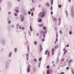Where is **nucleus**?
I'll list each match as a JSON object with an SVG mask.
<instances>
[{
  "instance_id": "47",
  "label": "nucleus",
  "mask_w": 74,
  "mask_h": 74,
  "mask_svg": "<svg viewBox=\"0 0 74 74\" xmlns=\"http://www.w3.org/2000/svg\"><path fill=\"white\" fill-rule=\"evenodd\" d=\"M28 34H31V33H30V32L29 31H28Z\"/></svg>"
},
{
  "instance_id": "33",
  "label": "nucleus",
  "mask_w": 74,
  "mask_h": 74,
  "mask_svg": "<svg viewBox=\"0 0 74 74\" xmlns=\"http://www.w3.org/2000/svg\"><path fill=\"white\" fill-rule=\"evenodd\" d=\"M67 52V51H65L63 55H64L65 54V53H66Z\"/></svg>"
},
{
  "instance_id": "32",
  "label": "nucleus",
  "mask_w": 74,
  "mask_h": 74,
  "mask_svg": "<svg viewBox=\"0 0 74 74\" xmlns=\"http://www.w3.org/2000/svg\"><path fill=\"white\" fill-rule=\"evenodd\" d=\"M66 16H68V12L66 11Z\"/></svg>"
},
{
  "instance_id": "10",
  "label": "nucleus",
  "mask_w": 74,
  "mask_h": 74,
  "mask_svg": "<svg viewBox=\"0 0 74 74\" xmlns=\"http://www.w3.org/2000/svg\"><path fill=\"white\" fill-rule=\"evenodd\" d=\"M30 31H31V32H32V31H33L32 27V26H31V25H30Z\"/></svg>"
},
{
  "instance_id": "20",
  "label": "nucleus",
  "mask_w": 74,
  "mask_h": 74,
  "mask_svg": "<svg viewBox=\"0 0 74 74\" xmlns=\"http://www.w3.org/2000/svg\"><path fill=\"white\" fill-rule=\"evenodd\" d=\"M34 44V45H37V41H35Z\"/></svg>"
},
{
  "instance_id": "59",
  "label": "nucleus",
  "mask_w": 74,
  "mask_h": 74,
  "mask_svg": "<svg viewBox=\"0 0 74 74\" xmlns=\"http://www.w3.org/2000/svg\"><path fill=\"white\" fill-rule=\"evenodd\" d=\"M2 0H0V3H1V2H2Z\"/></svg>"
},
{
  "instance_id": "13",
  "label": "nucleus",
  "mask_w": 74,
  "mask_h": 74,
  "mask_svg": "<svg viewBox=\"0 0 74 74\" xmlns=\"http://www.w3.org/2000/svg\"><path fill=\"white\" fill-rule=\"evenodd\" d=\"M14 52H17V48H15L14 49Z\"/></svg>"
},
{
  "instance_id": "50",
  "label": "nucleus",
  "mask_w": 74,
  "mask_h": 74,
  "mask_svg": "<svg viewBox=\"0 0 74 74\" xmlns=\"http://www.w3.org/2000/svg\"><path fill=\"white\" fill-rule=\"evenodd\" d=\"M32 10H34V11L35 10V8L34 7L33 8Z\"/></svg>"
},
{
  "instance_id": "46",
  "label": "nucleus",
  "mask_w": 74,
  "mask_h": 74,
  "mask_svg": "<svg viewBox=\"0 0 74 74\" xmlns=\"http://www.w3.org/2000/svg\"><path fill=\"white\" fill-rule=\"evenodd\" d=\"M28 50V51L29 52L30 51V50H29V47H28V48H27Z\"/></svg>"
},
{
  "instance_id": "58",
  "label": "nucleus",
  "mask_w": 74,
  "mask_h": 74,
  "mask_svg": "<svg viewBox=\"0 0 74 74\" xmlns=\"http://www.w3.org/2000/svg\"><path fill=\"white\" fill-rule=\"evenodd\" d=\"M21 25H20V26L19 27V29H21Z\"/></svg>"
},
{
  "instance_id": "3",
  "label": "nucleus",
  "mask_w": 74,
  "mask_h": 74,
  "mask_svg": "<svg viewBox=\"0 0 74 74\" xmlns=\"http://www.w3.org/2000/svg\"><path fill=\"white\" fill-rule=\"evenodd\" d=\"M1 45H3V46H4L5 45V42H4V41L2 40L1 42Z\"/></svg>"
},
{
  "instance_id": "1",
  "label": "nucleus",
  "mask_w": 74,
  "mask_h": 74,
  "mask_svg": "<svg viewBox=\"0 0 74 74\" xmlns=\"http://www.w3.org/2000/svg\"><path fill=\"white\" fill-rule=\"evenodd\" d=\"M9 67V61H7L6 62V67H5V70H7L8 69Z\"/></svg>"
},
{
  "instance_id": "43",
  "label": "nucleus",
  "mask_w": 74,
  "mask_h": 74,
  "mask_svg": "<svg viewBox=\"0 0 74 74\" xmlns=\"http://www.w3.org/2000/svg\"><path fill=\"white\" fill-rule=\"evenodd\" d=\"M31 16H33V12H32L31 13Z\"/></svg>"
},
{
  "instance_id": "52",
  "label": "nucleus",
  "mask_w": 74,
  "mask_h": 74,
  "mask_svg": "<svg viewBox=\"0 0 74 74\" xmlns=\"http://www.w3.org/2000/svg\"><path fill=\"white\" fill-rule=\"evenodd\" d=\"M59 20V21H60L61 22V21H60V18H58Z\"/></svg>"
},
{
  "instance_id": "4",
  "label": "nucleus",
  "mask_w": 74,
  "mask_h": 74,
  "mask_svg": "<svg viewBox=\"0 0 74 74\" xmlns=\"http://www.w3.org/2000/svg\"><path fill=\"white\" fill-rule=\"evenodd\" d=\"M38 22H41V21H42V20H41V18H38Z\"/></svg>"
},
{
  "instance_id": "23",
  "label": "nucleus",
  "mask_w": 74,
  "mask_h": 74,
  "mask_svg": "<svg viewBox=\"0 0 74 74\" xmlns=\"http://www.w3.org/2000/svg\"><path fill=\"white\" fill-rule=\"evenodd\" d=\"M61 22V21H59L58 24V26H59L60 25V23Z\"/></svg>"
},
{
  "instance_id": "28",
  "label": "nucleus",
  "mask_w": 74,
  "mask_h": 74,
  "mask_svg": "<svg viewBox=\"0 0 74 74\" xmlns=\"http://www.w3.org/2000/svg\"><path fill=\"white\" fill-rule=\"evenodd\" d=\"M41 41H42V42L43 41H45V39H42Z\"/></svg>"
},
{
  "instance_id": "61",
  "label": "nucleus",
  "mask_w": 74,
  "mask_h": 74,
  "mask_svg": "<svg viewBox=\"0 0 74 74\" xmlns=\"http://www.w3.org/2000/svg\"><path fill=\"white\" fill-rule=\"evenodd\" d=\"M33 71H34V73H36V71L34 70Z\"/></svg>"
},
{
  "instance_id": "16",
  "label": "nucleus",
  "mask_w": 74,
  "mask_h": 74,
  "mask_svg": "<svg viewBox=\"0 0 74 74\" xmlns=\"http://www.w3.org/2000/svg\"><path fill=\"white\" fill-rule=\"evenodd\" d=\"M48 52V50H47L45 52V55H47V53Z\"/></svg>"
},
{
  "instance_id": "48",
  "label": "nucleus",
  "mask_w": 74,
  "mask_h": 74,
  "mask_svg": "<svg viewBox=\"0 0 74 74\" xmlns=\"http://www.w3.org/2000/svg\"><path fill=\"white\" fill-rule=\"evenodd\" d=\"M24 29H25V28H24L23 27H22V29L23 30H24Z\"/></svg>"
},
{
  "instance_id": "29",
  "label": "nucleus",
  "mask_w": 74,
  "mask_h": 74,
  "mask_svg": "<svg viewBox=\"0 0 74 74\" xmlns=\"http://www.w3.org/2000/svg\"><path fill=\"white\" fill-rule=\"evenodd\" d=\"M72 61H73V60H71L69 61V63H71V62H72Z\"/></svg>"
},
{
  "instance_id": "12",
  "label": "nucleus",
  "mask_w": 74,
  "mask_h": 74,
  "mask_svg": "<svg viewBox=\"0 0 74 74\" xmlns=\"http://www.w3.org/2000/svg\"><path fill=\"white\" fill-rule=\"evenodd\" d=\"M70 11H73V7H72L70 8Z\"/></svg>"
},
{
  "instance_id": "56",
  "label": "nucleus",
  "mask_w": 74,
  "mask_h": 74,
  "mask_svg": "<svg viewBox=\"0 0 74 74\" xmlns=\"http://www.w3.org/2000/svg\"><path fill=\"white\" fill-rule=\"evenodd\" d=\"M51 15H53V12L52 11L51 12Z\"/></svg>"
},
{
  "instance_id": "22",
  "label": "nucleus",
  "mask_w": 74,
  "mask_h": 74,
  "mask_svg": "<svg viewBox=\"0 0 74 74\" xmlns=\"http://www.w3.org/2000/svg\"><path fill=\"white\" fill-rule=\"evenodd\" d=\"M42 60V58L41 57L39 59V61H41V60Z\"/></svg>"
},
{
  "instance_id": "31",
  "label": "nucleus",
  "mask_w": 74,
  "mask_h": 74,
  "mask_svg": "<svg viewBox=\"0 0 74 74\" xmlns=\"http://www.w3.org/2000/svg\"><path fill=\"white\" fill-rule=\"evenodd\" d=\"M14 15L15 16H17V15H18V14H17L16 13H14Z\"/></svg>"
},
{
  "instance_id": "41",
  "label": "nucleus",
  "mask_w": 74,
  "mask_h": 74,
  "mask_svg": "<svg viewBox=\"0 0 74 74\" xmlns=\"http://www.w3.org/2000/svg\"><path fill=\"white\" fill-rule=\"evenodd\" d=\"M53 8V7L52 6L51 7L50 10H52V9Z\"/></svg>"
},
{
  "instance_id": "9",
  "label": "nucleus",
  "mask_w": 74,
  "mask_h": 74,
  "mask_svg": "<svg viewBox=\"0 0 74 74\" xmlns=\"http://www.w3.org/2000/svg\"><path fill=\"white\" fill-rule=\"evenodd\" d=\"M12 56V52H10L9 54V55L8 56V57H9L10 58V57H11V56Z\"/></svg>"
},
{
  "instance_id": "7",
  "label": "nucleus",
  "mask_w": 74,
  "mask_h": 74,
  "mask_svg": "<svg viewBox=\"0 0 74 74\" xmlns=\"http://www.w3.org/2000/svg\"><path fill=\"white\" fill-rule=\"evenodd\" d=\"M43 36L45 38V32L44 31H43Z\"/></svg>"
},
{
  "instance_id": "37",
  "label": "nucleus",
  "mask_w": 74,
  "mask_h": 74,
  "mask_svg": "<svg viewBox=\"0 0 74 74\" xmlns=\"http://www.w3.org/2000/svg\"><path fill=\"white\" fill-rule=\"evenodd\" d=\"M53 73V69H52L51 70V74H52V73Z\"/></svg>"
},
{
  "instance_id": "53",
  "label": "nucleus",
  "mask_w": 74,
  "mask_h": 74,
  "mask_svg": "<svg viewBox=\"0 0 74 74\" xmlns=\"http://www.w3.org/2000/svg\"><path fill=\"white\" fill-rule=\"evenodd\" d=\"M61 7H62V5H59V8H61Z\"/></svg>"
},
{
  "instance_id": "15",
  "label": "nucleus",
  "mask_w": 74,
  "mask_h": 74,
  "mask_svg": "<svg viewBox=\"0 0 74 74\" xmlns=\"http://www.w3.org/2000/svg\"><path fill=\"white\" fill-rule=\"evenodd\" d=\"M11 23V21H8V24H10V23Z\"/></svg>"
},
{
  "instance_id": "14",
  "label": "nucleus",
  "mask_w": 74,
  "mask_h": 74,
  "mask_svg": "<svg viewBox=\"0 0 74 74\" xmlns=\"http://www.w3.org/2000/svg\"><path fill=\"white\" fill-rule=\"evenodd\" d=\"M15 12H16L17 13H18L19 12V10H18L16 9V10H15Z\"/></svg>"
},
{
  "instance_id": "18",
  "label": "nucleus",
  "mask_w": 74,
  "mask_h": 74,
  "mask_svg": "<svg viewBox=\"0 0 74 74\" xmlns=\"http://www.w3.org/2000/svg\"><path fill=\"white\" fill-rule=\"evenodd\" d=\"M7 29L8 30H10V27H9V26L7 27Z\"/></svg>"
},
{
  "instance_id": "24",
  "label": "nucleus",
  "mask_w": 74,
  "mask_h": 74,
  "mask_svg": "<svg viewBox=\"0 0 74 74\" xmlns=\"http://www.w3.org/2000/svg\"><path fill=\"white\" fill-rule=\"evenodd\" d=\"M34 61H35V62H37V60H36V58H34Z\"/></svg>"
},
{
  "instance_id": "26",
  "label": "nucleus",
  "mask_w": 74,
  "mask_h": 74,
  "mask_svg": "<svg viewBox=\"0 0 74 74\" xmlns=\"http://www.w3.org/2000/svg\"><path fill=\"white\" fill-rule=\"evenodd\" d=\"M28 14H29V15H30V14H31V12L30 11H29L28 12Z\"/></svg>"
},
{
  "instance_id": "62",
  "label": "nucleus",
  "mask_w": 74,
  "mask_h": 74,
  "mask_svg": "<svg viewBox=\"0 0 74 74\" xmlns=\"http://www.w3.org/2000/svg\"><path fill=\"white\" fill-rule=\"evenodd\" d=\"M51 52H52V55H53V52H52V51Z\"/></svg>"
},
{
  "instance_id": "51",
  "label": "nucleus",
  "mask_w": 74,
  "mask_h": 74,
  "mask_svg": "<svg viewBox=\"0 0 74 74\" xmlns=\"http://www.w3.org/2000/svg\"><path fill=\"white\" fill-rule=\"evenodd\" d=\"M57 62H58L59 61V58H58L57 59Z\"/></svg>"
},
{
  "instance_id": "36",
  "label": "nucleus",
  "mask_w": 74,
  "mask_h": 74,
  "mask_svg": "<svg viewBox=\"0 0 74 74\" xmlns=\"http://www.w3.org/2000/svg\"><path fill=\"white\" fill-rule=\"evenodd\" d=\"M54 48H55V49H57V46H55V47H54Z\"/></svg>"
},
{
  "instance_id": "30",
  "label": "nucleus",
  "mask_w": 74,
  "mask_h": 74,
  "mask_svg": "<svg viewBox=\"0 0 74 74\" xmlns=\"http://www.w3.org/2000/svg\"><path fill=\"white\" fill-rule=\"evenodd\" d=\"M46 5H47V6H49V7L50 5L49 4H48L47 3H46Z\"/></svg>"
},
{
  "instance_id": "39",
  "label": "nucleus",
  "mask_w": 74,
  "mask_h": 74,
  "mask_svg": "<svg viewBox=\"0 0 74 74\" xmlns=\"http://www.w3.org/2000/svg\"><path fill=\"white\" fill-rule=\"evenodd\" d=\"M47 69H49V65H47Z\"/></svg>"
},
{
  "instance_id": "19",
  "label": "nucleus",
  "mask_w": 74,
  "mask_h": 74,
  "mask_svg": "<svg viewBox=\"0 0 74 74\" xmlns=\"http://www.w3.org/2000/svg\"><path fill=\"white\" fill-rule=\"evenodd\" d=\"M53 0H51V5H53Z\"/></svg>"
},
{
  "instance_id": "8",
  "label": "nucleus",
  "mask_w": 74,
  "mask_h": 74,
  "mask_svg": "<svg viewBox=\"0 0 74 74\" xmlns=\"http://www.w3.org/2000/svg\"><path fill=\"white\" fill-rule=\"evenodd\" d=\"M30 69H29V65L28 67V69L27 70V71L29 73L30 72Z\"/></svg>"
},
{
  "instance_id": "21",
  "label": "nucleus",
  "mask_w": 74,
  "mask_h": 74,
  "mask_svg": "<svg viewBox=\"0 0 74 74\" xmlns=\"http://www.w3.org/2000/svg\"><path fill=\"white\" fill-rule=\"evenodd\" d=\"M43 30H45V29H46V27H45V26L43 27Z\"/></svg>"
},
{
  "instance_id": "54",
  "label": "nucleus",
  "mask_w": 74,
  "mask_h": 74,
  "mask_svg": "<svg viewBox=\"0 0 74 74\" xmlns=\"http://www.w3.org/2000/svg\"><path fill=\"white\" fill-rule=\"evenodd\" d=\"M56 37L57 38L58 37V34H57L56 35Z\"/></svg>"
},
{
  "instance_id": "25",
  "label": "nucleus",
  "mask_w": 74,
  "mask_h": 74,
  "mask_svg": "<svg viewBox=\"0 0 74 74\" xmlns=\"http://www.w3.org/2000/svg\"><path fill=\"white\" fill-rule=\"evenodd\" d=\"M15 27V25L14 24H12V27L14 28Z\"/></svg>"
},
{
  "instance_id": "49",
  "label": "nucleus",
  "mask_w": 74,
  "mask_h": 74,
  "mask_svg": "<svg viewBox=\"0 0 74 74\" xmlns=\"http://www.w3.org/2000/svg\"><path fill=\"white\" fill-rule=\"evenodd\" d=\"M61 74H64V72H61Z\"/></svg>"
},
{
  "instance_id": "60",
  "label": "nucleus",
  "mask_w": 74,
  "mask_h": 74,
  "mask_svg": "<svg viewBox=\"0 0 74 74\" xmlns=\"http://www.w3.org/2000/svg\"><path fill=\"white\" fill-rule=\"evenodd\" d=\"M8 14H9V15H10V14H11V12H8Z\"/></svg>"
},
{
  "instance_id": "40",
  "label": "nucleus",
  "mask_w": 74,
  "mask_h": 74,
  "mask_svg": "<svg viewBox=\"0 0 74 74\" xmlns=\"http://www.w3.org/2000/svg\"><path fill=\"white\" fill-rule=\"evenodd\" d=\"M64 60V58H62L61 60L62 62H63Z\"/></svg>"
},
{
  "instance_id": "57",
  "label": "nucleus",
  "mask_w": 74,
  "mask_h": 74,
  "mask_svg": "<svg viewBox=\"0 0 74 74\" xmlns=\"http://www.w3.org/2000/svg\"><path fill=\"white\" fill-rule=\"evenodd\" d=\"M66 69V70H69V67H67Z\"/></svg>"
},
{
  "instance_id": "5",
  "label": "nucleus",
  "mask_w": 74,
  "mask_h": 74,
  "mask_svg": "<svg viewBox=\"0 0 74 74\" xmlns=\"http://www.w3.org/2000/svg\"><path fill=\"white\" fill-rule=\"evenodd\" d=\"M70 14L72 16H73V15H74V11H71Z\"/></svg>"
},
{
  "instance_id": "11",
  "label": "nucleus",
  "mask_w": 74,
  "mask_h": 74,
  "mask_svg": "<svg viewBox=\"0 0 74 74\" xmlns=\"http://www.w3.org/2000/svg\"><path fill=\"white\" fill-rule=\"evenodd\" d=\"M71 70L72 73H73V74H74V69H73V68H72L71 69Z\"/></svg>"
},
{
  "instance_id": "34",
  "label": "nucleus",
  "mask_w": 74,
  "mask_h": 74,
  "mask_svg": "<svg viewBox=\"0 0 74 74\" xmlns=\"http://www.w3.org/2000/svg\"><path fill=\"white\" fill-rule=\"evenodd\" d=\"M43 31L42 30L41 31L40 33V34H42V33H43Z\"/></svg>"
},
{
  "instance_id": "44",
  "label": "nucleus",
  "mask_w": 74,
  "mask_h": 74,
  "mask_svg": "<svg viewBox=\"0 0 74 74\" xmlns=\"http://www.w3.org/2000/svg\"><path fill=\"white\" fill-rule=\"evenodd\" d=\"M44 14H42L41 15V17H44Z\"/></svg>"
},
{
  "instance_id": "45",
  "label": "nucleus",
  "mask_w": 74,
  "mask_h": 74,
  "mask_svg": "<svg viewBox=\"0 0 74 74\" xmlns=\"http://www.w3.org/2000/svg\"><path fill=\"white\" fill-rule=\"evenodd\" d=\"M66 47H69V45H66Z\"/></svg>"
},
{
  "instance_id": "2",
  "label": "nucleus",
  "mask_w": 74,
  "mask_h": 74,
  "mask_svg": "<svg viewBox=\"0 0 74 74\" xmlns=\"http://www.w3.org/2000/svg\"><path fill=\"white\" fill-rule=\"evenodd\" d=\"M51 72V70L50 69H48L47 71V74H49Z\"/></svg>"
},
{
  "instance_id": "64",
  "label": "nucleus",
  "mask_w": 74,
  "mask_h": 74,
  "mask_svg": "<svg viewBox=\"0 0 74 74\" xmlns=\"http://www.w3.org/2000/svg\"><path fill=\"white\" fill-rule=\"evenodd\" d=\"M58 38H57L56 39V41H58Z\"/></svg>"
},
{
  "instance_id": "17",
  "label": "nucleus",
  "mask_w": 74,
  "mask_h": 74,
  "mask_svg": "<svg viewBox=\"0 0 74 74\" xmlns=\"http://www.w3.org/2000/svg\"><path fill=\"white\" fill-rule=\"evenodd\" d=\"M24 18H25V17H24V16H23L22 18L21 19V21H23V20L24 19Z\"/></svg>"
},
{
  "instance_id": "63",
  "label": "nucleus",
  "mask_w": 74,
  "mask_h": 74,
  "mask_svg": "<svg viewBox=\"0 0 74 74\" xmlns=\"http://www.w3.org/2000/svg\"><path fill=\"white\" fill-rule=\"evenodd\" d=\"M55 44H56V41H55Z\"/></svg>"
},
{
  "instance_id": "42",
  "label": "nucleus",
  "mask_w": 74,
  "mask_h": 74,
  "mask_svg": "<svg viewBox=\"0 0 74 74\" xmlns=\"http://www.w3.org/2000/svg\"><path fill=\"white\" fill-rule=\"evenodd\" d=\"M54 48H53V49H52V51H53V52L55 51V50H54Z\"/></svg>"
},
{
  "instance_id": "38",
  "label": "nucleus",
  "mask_w": 74,
  "mask_h": 74,
  "mask_svg": "<svg viewBox=\"0 0 74 74\" xmlns=\"http://www.w3.org/2000/svg\"><path fill=\"white\" fill-rule=\"evenodd\" d=\"M26 56H27V57H29V54H28V53L26 54Z\"/></svg>"
},
{
  "instance_id": "35",
  "label": "nucleus",
  "mask_w": 74,
  "mask_h": 74,
  "mask_svg": "<svg viewBox=\"0 0 74 74\" xmlns=\"http://www.w3.org/2000/svg\"><path fill=\"white\" fill-rule=\"evenodd\" d=\"M48 56H50V54L49 53V51H48Z\"/></svg>"
},
{
  "instance_id": "55",
  "label": "nucleus",
  "mask_w": 74,
  "mask_h": 74,
  "mask_svg": "<svg viewBox=\"0 0 74 74\" xmlns=\"http://www.w3.org/2000/svg\"><path fill=\"white\" fill-rule=\"evenodd\" d=\"M60 34H62V31H60Z\"/></svg>"
},
{
  "instance_id": "6",
  "label": "nucleus",
  "mask_w": 74,
  "mask_h": 74,
  "mask_svg": "<svg viewBox=\"0 0 74 74\" xmlns=\"http://www.w3.org/2000/svg\"><path fill=\"white\" fill-rule=\"evenodd\" d=\"M40 51L41 52V51H42V45H41V44H40Z\"/></svg>"
},
{
  "instance_id": "27",
  "label": "nucleus",
  "mask_w": 74,
  "mask_h": 74,
  "mask_svg": "<svg viewBox=\"0 0 74 74\" xmlns=\"http://www.w3.org/2000/svg\"><path fill=\"white\" fill-rule=\"evenodd\" d=\"M69 34H72V32L71 31H69Z\"/></svg>"
}]
</instances>
